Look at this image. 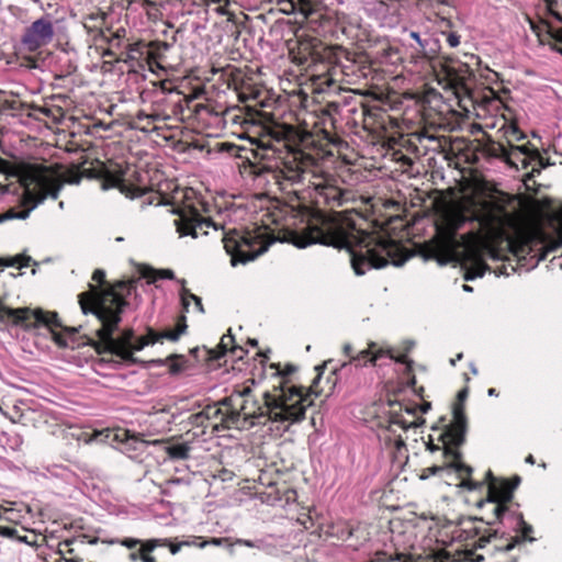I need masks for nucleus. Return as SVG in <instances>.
<instances>
[{
    "instance_id": "1",
    "label": "nucleus",
    "mask_w": 562,
    "mask_h": 562,
    "mask_svg": "<svg viewBox=\"0 0 562 562\" xmlns=\"http://www.w3.org/2000/svg\"><path fill=\"white\" fill-rule=\"evenodd\" d=\"M297 137L296 130L286 124H273L258 139L256 155L269 159L281 154L282 167L274 178L282 191L292 192L297 200H308L316 207H340L355 201L352 190L342 186V180L322 169L316 159L303 150H294L291 143Z\"/></svg>"
},
{
    "instance_id": "2",
    "label": "nucleus",
    "mask_w": 562,
    "mask_h": 562,
    "mask_svg": "<svg viewBox=\"0 0 562 562\" xmlns=\"http://www.w3.org/2000/svg\"><path fill=\"white\" fill-rule=\"evenodd\" d=\"M350 214L349 211L317 210L313 222L301 234H292V243L299 248L319 243L346 249L358 276H363L373 268H383L390 261L396 266L404 261L403 247L398 241L384 234L358 229Z\"/></svg>"
},
{
    "instance_id": "3",
    "label": "nucleus",
    "mask_w": 562,
    "mask_h": 562,
    "mask_svg": "<svg viewBox=\"0 0 562 562\" xmlns=\"http://www.w3.org/2000/svg\"><path fill=\"white\" fill-rule=\"evenodd\" d=\"M124 289H127L125 282H119L115 286L106 289L89 284V290L78 295V302L85 315L93 314L101 322L97 334L105 348L123 361L137 363L138 359L134 357V351H139L160 339L177 341L187 325L178 324L176 329L165 330L161 334L150 329L146 336L138 338L134 337L133 330H125L120 337H113L121 322L123 308L127 305L126 300L119 292Z\"/></svg>"
},
{
    "instance_id": "4",
    "label": "nucleus",
    "mask_w": 562,
    "mask_h": 562,
    "mask_svg": "<svg viewBox=\"0 0 562 562\" xmlns=\"http://www.w3.org/2000/svg\"><path fill=\"white\" fill-rule=\"evenodd\" d=\"M311 394L318 395L312 385L307 393H303V387L288 385L282 383L281 390L277 394L265 392L263 405L255 398H243L240 407L231 414H226L223 424L226 428L237 426L240 417L250 426L263 424L261 418H268L272 423L294 424L304 419L305 411L313 404Z\"/></svg>"
},
{
    "instance_id": "5",
    "label": "nucleus",
    "mask_w": 562,
    "mask_h": 562,
    "mask_svg": "<svg viewBox=\"0 0 562 562\" xmlns=\"http://www.w3.org/2000/svg\"><path fill=\"white\" fill-rule=\"evenodd\" d=\"M20 182L23 188L24 203L30 204L31 206L22 211L10 209L4 213H1L0 223L14 218H27L31 211L45 199H57L64 186V182L58 178L38 170H27L23 172L20 177Z\"/></svg>"
},
{
    "instance_id": "6",
    "label": "nucleus",
    "mask_w": 562,
    "mask_h": 562,
    "mask_svg": "<svg viewBox=\"0 0 562 562\" xmlns=\"http://www.w3.org/2000/svg\"><path fill=\"white\" fill-rule=\"evenodd\" d=\"M452 413L453 420L442 435L445 456L451 457L453 459L448 467L453 469L459 474V476L463 477L460 485L464 488L473 491L476 490L480 484L469 479L473 470L470 465L461 461V452L456 449L463 443L467 430V417L464 414L463 404L456 403L453 405Z\"/></svg>"
},
{
    "instance_id": "7",
    "label": "nucleus",
    "mask_w": 562,
    "mask_h": 562,
    "mask_svg": "<svg viewBox=\"0 0 562 562\" xmlns=\"http://www.w3.org/2000/svg\"><path fill=\"white\" fill-rule=\"evenodd\" d=\"M0 323L2 324H13L24 326L25 328L37 327V326H46L54 335V340L64 345L65 340L61 336L55 333L56 328L61 327L60 321L56 312H45L41 308L30 310L27 307L23 308H11L7 307L2 304L0 300Z\"/></svg>"
},
{
    "instance_id": "8",
    "label": "nucleus",
    "mask_w": 562,
    "mask_h": 562,
    "mask_svg": "<svg viewBox=\"0 0 562 562\" xmlns=\"http://www.w3.org/2000/svg\"><path fill=\"white\" fill-rule=\"evenodd\" d=\"M507 516L508 518L504 517V519L499 517L501 524L504 527L512 529L515 532V535H507L505 531L495 529L493 532L488 533V536L480 537V548H483L485 543L491 542L492 539H497L498 537L499 540H505V542L495 546V550L497 552H508L514 548L519 547L522 542H533L536 540L533 537L530 536L533 531L532 526L524 520L521 513L509 509Z\"/></svg>"
},
{
    "instance_id": "9",
    "label": "nucleus",
    "mask_w": 562,
    "mask_h": 562,
    "mask_svg": "<svg viewBox=\"0 0 562 562\" xmlns=\"http://www.w3.org/2000/svg\"><path fill=\"white\" fill-rule=\"evenodd\" d=\"M459 225L438 232V238L428 248L427 256L436 259L440 265L447 263L459 256L461 250L468 251L473 236L459 237Z\"/></svg>"
},
{
    "instance_id": "10",
    "label": "nucleus",
    "mask_w": 562,
    "mask_h": 562,
    "mask_svg": "<svg viewBox=\"0 0 562 562\" xmlns=\"http://www.w3.org/2000/svg\"><path fill=\"white\" fill-rule=\"evenodd\" d=\"M487 480V497L485 499L480 501L481 507L491 506L492 507V516L494 518L507 517V513H509L510 507L508 503L512 502L514 496V491L518 486L520 479L516 477L513 483L507 480H496L493 476L491 470L486 472Z\"/></svg>"
},
{
    "instance_id": "11",
    "label": "nucleus",
    "mask_w": 562,
    "mask_h": 562,
    "mask_svg": "<svg viewBox=\"0 0 562 562\" xmlns=\"http://www.w3.org/2000/svg\"><path fill=\"white\" fill-rule=\"evenodd\" d=\"M222 241L226 252L231 256L233 266L251 261L266 250V247L254 249L250 238L237 232L224 234Z\"/></svg>"
},
{
    "instance_id": "12",
    "label": "nucleus",
    "mask_w": 562,
    "mask_h": 562,
    "mask_svg": "<svg viewBox=\"0 0 562 562\" xmlns=\"http://www.w3.org/2000/svg\"><path fill=\"white\" fill-rule=\"evenodd\" d=\"M175 225L180 236H191L193 238L206 235L210 227L217 231V226L210 218H204L195 210L181 213L179 218L175 220Z\"/></svg>"
},
{
    "instance_id": "13",
    "label": "nucleus",
    "mask_w": 562,
    "mask_h": 562,
    "mask_svg": "<svg viewBox=\"0 0 562 562\" xmlns=\"http://www.w3.org/2000/svg\"><path fill=\"white\" fill-rule=\"evenodd\" d=\"M54 36V26L48 18H41L34 21L25 31L22 37V44L30 52H35L42 46L52 42Z\"/></svg>"
},
{
    "instance_id": "14",
    "label": "nucleus",
    "mask_w": 562,
    "mask_h": 562,
    "mask_svg": "<svg viewBox=\"0 0 562 562\" xmlns=\"http://www.w3.org/2000/svg\"><path fill=\"white\" fill-rule=\"evenodd\" d=\"M476 220L482 229L492 232L505 226L509 221V214L497 203H484Z\"/></svg>"
},
{
    "instance_id": "15",
    "label": "nucleus",
    "mask_w": 562,
    "mask_h": 562,
    "mask_svg": "<svg viewBox=\"0 0 562 562\" xmlns=\"http://www.w3.org/2000/svg\"><path fill=\"white\" fill-rule=\"evenodd\" d=\"M26 110H32V112H27V115L34 119L38 117L37 113L45 116H49L50 113V110L47 108L31 105L16 99L12 93L9 94L5 91H0V112H24Z\"/></svg>"
},
{
    "instance_id": "16",
    "label": "nucleus",
    "mask_w": 562,
    "mask_h": 562,
    "mask_svg": "<svg viewBox=\"0 0 562 562\" xmlns=\"http://www.w3.org/2000/svg\"><path fill=\"white\" fill-rule=\"evenodd\" d=\"M102 188H117L121 193L131 199L142 196L146 193V189L144 188L127 184L125 182L124 171L122 169L117 171L106 170L103 176Z\"/></svg>"
},
{
    "instance_id": "17",
    "label": "nucleus",
    "mask_w": 562,
    "mask_h": 562,
    "mask_svg": "<svg viewBox=\"0 0 562 562\" xmlns=\"http://www.w3.org/2000/svg\"><path fill=\"white\" fill-rule=\"evenodd\" d=\"M145 44L136 42L128 44L124 50H121L120 55L115 57V63L127 64L132 69L135 65L142 66L140 60L145 59Z\"/></svg>"
},
{
    "instance_id": "18",
    "label": "nucleus",
    "mask_w": 562,
    "mask_h": 562,
    "mask_svg": "<svg viewBox=\"0 0 562 562\" xmlns=\"http://www.w3.org/2000/svg\"><path fill=\"white\" fill-rule=\"evenodd\" d=\"M384 356V351L382 349H376V344L371 342L368 349L359 351L357 355L351 357V360L348 362H344L340 369H344L350 363H353L356 367H367L370 364H375L378 359Z\"/></svg>"
},
{
    "instance_id": "19",
    "label": "nucleus",
    "mask_w": 562,
    "mask_h": 562,
    "mask_svg": "<svg viewBox=\"0 0 562 562\" xmlns=\"http://www.w3.org/2000/svg\"><path fill=\"white\" fill-rule=\"evenodd\" d=\"M237 349L243 350L240 347H237L235 345V338L231 333V329L228 330V334L223 335L221 338L220 344L217 345L216 349H213L210 351L211 358L214 360H220L222 356H224L227 351H231L235 353Z\"/></svg>"
},
{
    "instance_id": "20",
    "label": "nucleus",
    "mask_w": 562,
    "mask_h": 562,
    "mask_svg": "<svg viewBox=\"0 0 562 562\" xmlns=\"http://www.w3.org/2000/svg\"><path fill=\"white\" fill-rule=\"evenodd\" d=\"M170 45L166 42H151L147 47L145 45L146 57L145 60L153 68V64H157V59L161 58L162 54L169 49Z\"/></svg>"
},
{
    "instance_id": "21",
    "label": "nucleus",
    "mask_w": 562,
    "mask_h": 562,
    "mask_svg": "<svg viewBox=\"0 0 562 562\" xmlns=\"http://www.w3.org/2000/svg\"><path fill=\"white\" fill-rule=\"evenodd\" d=\"M486 153L492 156V157H496V158H502L504 159L507 164H510V165H514L513 160H512V153H510V148H507L504 144L502 143H498V142H494L492 140L487 146H486Z\"/></svg>"
},
{
    "instance_id": "22",
    "label": "nucleus",
    "mask_w": 562,
    "mask_h": 562,
    "mask_svg": "<svg viewBox=\"0 0 562 562\" xmlns=\"http://www.w3.org/2000/svg\"><path fill=\"white\" fill-rule=\"evenodd\" d=\"M142 276L148 280V282H155L158 279H168L172 280L175 279V273L170 269H160L156 270L153 268H145L142 271Z\"/></svg>"
},
{
    "instance_id": "23",
    "label": "nucleus",
    "mask_w": 562,
    "mask_h": 562,
    "mask_svg": "<svg viewBox=\"0 0 562 562\" xmlns=\"http://www.w3.org/2000/svg\"><path fill=\"white\" fill-rule=\"evenodd\" d=\"M190 447L188 443H176L166 447V453L171 459L186 460L189 458Z\"/></svg>"
},
{
    "instance_id": "24",
    "label": "nucleus",
    "mask_w": 562,
    "mask_h": 562,
    "mask_svg": "<svg viewBox=\"0 0 562 562\" xmlns=\"http://www.w3.org/2000/svg\"><path fill=\"white\" fill-rule=\"evenodd\" d=\"M510 153L512 158H518L519 155H522L524 157L520 159L522 168H528V166L531 164V155L532 149L529 148L528 145H512L510 146Z\"/></svg>"
},
{
    "instance_id": "25",
    "label": "nucleus",
    "mask_w": 562,
    "mask_h": 562,
    "mask_svg": "<svg viewBox=\"0 0 562 562\" xmlns=\"http://www.w3.org/2000/svg\"><path fill=\"white\" fill-rule=\"evenodd\" d=\"M535 161L536 165L532 167L531 171L528 173V179L533 178L536 175H539L542 169L550 165L549 160L543 158L537 148L532 149L531 162Z\"/></svg>"
},
{
    "instance_id": "26",
    "label": "nucleus",
    "mask_w": 562,
    "mask_h": 562,
    "mask_svg": "<svg viewBox=\"0 0 562 562\" xmlns=\"http://www.w3.org/2000/svg\"><path fill=\"white\" fill-rule=\"evenodd\" d=\"M180 296H181V301H182V305L184 307L186 311H188V307H189V304H190V301H193L194 304H195V307L196 310L200 312V313H204V307H203V304H202V300L201 297H199L198 295L191 293L188 289H186L184 286L182 288L181 292H180Z\"/></svg>"
},
{
    "instance_id": "27",
    "label": "nucleus",
    "mask_w": 562,
    "mask_h": 562,
    "mask_svg": "<svg viewBox=\"0 0 562 562\" xmlns=\"http://www.w3.org/2000/svg\"><path fill=\"white\" fill-rule=\"evenodd\" d=\"M30 261H31L30 257L19 255V256L11 257V258H1L0 266L23 268V267H27Z\"/></svg>"
},
{
    "instance_id": "28",
    "label": "nucleus",
    "mask_w": 562,
    "mask_h": 562,
    "mask_svg": "<svg viewBox=\"0 0 562 562\" xmlns=\"http://www.w3.org/2000/svg\"><path fill=\"white\" fill-rule=\"evenodd\" d=\"M447 75L449 77L450 83L457 89V90H463L468 91V87L465 83V76L458 75L453 69H448Z\"/></svg>"
},
{
    "instance_id": "29",
    "label": "nucleus",
    "mask_w": 562,
    "mask_h": 562,
    "mask_svg": "<svg viewBox=\"0 0 562 562\" xmlns=\"http://www.w3.org/2000/svg\"><path fill=\"white\" fill-rule=\"evenodd\" d=\"M125 36V30L120 29L115 33L111 34L106 41L110 48H113L117 52L122 47L123 37Z\"/></svg>"
},
{
    "instance_id": "30",
    "label": "nucleus",
    "mask_w": 562,
    "mask_h": 562,
    "mask_svg": "<svg viewBox=\"0 0 562 562\" xmlns=\"http://www.w3.org/2000/svg\"><path fill=\"white\" fill-rule=\"evenodd\" d=\"M114 439L122 441V442H128V441L138 442L137 436L135 434H132L127 429H119L114 434ZM139 442H142V441L139 440Z\"/></svg>"
},
{
    "instance_id": "31",
    "label": "nucleus",
    "mask_w": 562,
    "mask_h": 562,
    "mask_svg": "<svg viewBox=\"0 0 562 562\" xmlns=\"http://www.w3.org/2000/svg\"><path fill=\"white\" fill-rule=\"evenodd\" d=\"M201 2H204L209 4L210 2L218 3V5L215 8V11L222 15H228V20H232L233 14L227 10L228 0H200Z\"/></svg>"
},
{
    "instance_id": "32",
    "label": "nucleus",
    "mask_w": 562,
    "mask_h": 562,
    "mask_svg": "<svg viewBox=\"0 0 562 562\" xmlns=\"http://www.w3.org/2000/svg\"><path fill=\"white\" fill-rule=\"evenodd\" d=\"M207 420L216 419L218 417H222V420L225 418L226 414L223 413V411L217 407L216 405H207L203 409Z\"/></svg>"
},
{
    "instance_id": "33",
    "label": "nucleus",
    "mask_w": 562,
    "mask_h": 562,
    "mask_svg": "<svg viewBox=\"0 0 562 562\" xmlns=\"http://www.w3.org/2000/svg\"><path fill=\"white\" fill-rule=\"evenodd\" d=\"M206 422H207V418H206L203 409L199 413L190 415V417H189L190 425L195 426V427H205Z\"/></svg>"
},
{
    "instance_id": "34",
    "label": "nucleus",
    "mask_w": 562,
    "mask_h": 562,
    "mask_svg": "<svg viewBox=\"0 0 562 562\" xmlns=\"http://www.w3.org/2000/svg\"><path fill=\"white\" fill-rule=\"evenodd\" d=\"M477 507L481 510H483V517L481 519L484 520L487 525H494L497 521L501 522V518H494L492 516V507L491 506L481 507L480 502H479Z\"/></svg>"
},
{
    "instance_id": "35",
    "label": "nucleus",
    "mask_w": 562,
    "mask_h": 562,
    "mask_svg": "<svg viewBox=\"0 0 562 562\" xmlns=\"http://www.w3.org/2000/svg\"><path fill=\"white\" fill-rule=\"evenodd\" d=\"M178 358H179L178 356L172 355V356L168 357L165 361H162V360H157V361L151 360L150 362H153V363L155 362V363H158V364H164L165 362L170 361L171 362L170 363V372L176 374V373H178V372H180L182 370L181 364H179L178 362L175 361Z\"/></svg>"
},
{
    "instance_id": "36",
    "label": "nucleus",
    "mask_w": 562,
    "mask_h": 562,
    "mask_svg": "<svg viewBox=\"0 0 562 562\" xmlns=\"http://www.w3.org/2000/svg\"><path fill=\"white\" fill-rule=\"evenodd\" d=\"M391 424L397 425L403 429H408L411 427H416L418 424L416 422H406L402 416L394 415L391 417Z\"/></svg>"
},
{
    "instance_id": "37",
    "label": "nucleus",
    "mask_w": 562,
    "mask_h": 562,
    "mask_svg": "<svg viewBox=\"0 0 562 562\" xmlns=\"http://www.w3.org/2000/svg\"><path fill=\"white\" fill-rule=\"evenodd\" d=\"M241 400H243V398L240 397V395L235 394V393L233 392L229 396H227V397L223 398V400L220 402V404H221V405H223V406H225V407H227V413H228L229 411H232V408H233L234 404H235L236 402L241 401Z\"/></svg>"
},
{
    "instance_id": "38",
    "label": "nucleus",
    "mask_w": 562,
    "mask_h": 562,
    "mask_svg": "<svg viewBox=\"0 0 562 562\" xmlns=\"http://www.w3.org/2000/svg\"><path fill=\"white\" fill-rule=\"evenodd\" d=\"M201 538L200 537H190V539L188 540H183L181 541V544L182 547H199V548H204L209 544L207 541H200Z\"/></svg>"
},
{
    "instance_id": "39",
    "label": "nucleus",
    "mask_w": 562,
    "mask_h": 562,
    "mask_svg": "<svg viewBox=\"0 0 562 562\" xmlns=\"http://www.w3.org/2000/svg\"><path fill=\"white\" fill-rule=\"evenodd\" d=\"M447 43L452 48L457 47L460 44V36L457 33L451 32L447 35Z\"/></svg>"
},
{
    "instance_id": "40",
    "label": "nucleus",
    "mask_w": 562,
    "mask_h": 562,
    "mask_svg": "<svg viewBox=\"0 0 562 562\" xmlns=\"http://www.w3.org/2000/svg\"><path fill=\"white\" fill-rule=\"evenodd\" d=\"M234 393L240 395L241 398H254L252 390L249 386H244L241 390H235Z\"/></svg>"
},
{
    "instance_id": "41",
    "label": "nucleus",
    "mask_w": 562,
    "mask_h": 562,
    "mask_svg": "<svg viewBox=\"0 0 562 562\" xmlns=\"http://www.w3.org/2000/svg\"><path fill=\"white\" fill-rule=\"evenodd\" d=\"M300 12L304 14L305 18H310L314 13V10L308 2H301Z\"/></svg>"
},
{
    "instance_id": "42",
    "label": "nucleus",
    "mask_w": 562,
    "mask_h": 562,
    "mask_svg": "<svg viewBox=\"0 0 562 562\" xmlns=\"http://www.w3.org/2000/svg\"><path fill=\"white\" fill-rule=\"evenodd\" d=\"M92 280L99 284L105 283V272L101 269H97L92 274Z\"/></svg>"
},
{
    "instance_id": "43",
    "label": "nucleus",
    "mask_w": 562,
    "mask_h": 562,
    "mask_svg": "<svg viewBox=\"0 0 562 562\" xmlns=\"http://www.w3.org/2000/svg\"><path fill=\"white\" fill-rule=\"evenodd\" d=\"M139 543H140V540L134 539V538H125L124 540L121 541V544L128 549H134Z\"/></svg>"
},
{
    "instance_id": "44",
    "label": "nucleus",
    "mask_w": 562,
    "mask_h": 562,
    "mask_svg": "<svg viewBox=\"0 0 562 562\" xmlns=\"http://www.w3.org/2000/svg\"><path fill=\"white\" fill-rule=\"evenodd\" d=\"M156 549L155 543L153 540H147L144 543H142L140 553H149Z\"/></svg>"
},
{
    "instance_id": "45",
    "label": "nucleus",
    "mask_w": 562,
    "mask_h": 562,
    "mask_svg": "<svg viewBox=\"0 0 562 562\" xmlns=\"http://www.w3.org/2000/svg\"><path fill=\"white\" fill-rule=\"evenodd\" d=\"M167 547L169 548L171 554H177L181 550L182 544L181 541L175 543L171 540H169V544H167Z\"/></svg>"
},
{
    "instance_id": "46",
    "label": "nucleus",
    "mask_w": 562,
    "mask_h": 562,
    "mask_svg": "<svg viewBox=\"0 0 562 562\" xmlns=\"http://www.w3.org/2000/svg\"><path fill=\"white\" fill-rule=\"evenodd\" d=\"M120 55V53L115 52L113 48H106L105 50H103L102 53V56L103 57H110L113 59V61L115 63V57H117Z\"/></svg>"
},
{
    "instance_id": "47",
    "label": "nucleus",
    "mask_w": 562,
    "mask_h": 562,
    "mask_svg": "<svg viewBox=\"0 0 562 562\" xmlns=\"http://www.w3.org/2000/svg\"><path fill=\"white\" fill-rule=\"evenodd\" d=\"M485 268H486V266L484 263L479 262V271L473 273L472 276L467 274L465 279H473L474 277H482Z\"/></svg>"
},
{
    "instance_id": "48",
    "label": "nucleus",
    "mask_w": 562,
    "mask_h": 562,
    "mask_svg": "<svg viewBox=\"0 0 562 562\" xmlns=\"http://www.w3.org/2000/svg\"><path fill=\"white\" fill-rule=\"evenodd\" d=\"M153 542L155 543V547H167V544H169V540L168 538H161V539H151Z\"/></svg>"
},
{
    "instance_id": "49",
    "label": "nucleus",
    "mask_w": 562,
    "mask_h": 562,
    "mask_svg": "<svg viewBox=\"0 0 562 562\" xmlns=\"http://www.w3.org/2000/svg\"><path fill=\"white\" fill-rule=\"evenodd\" d=\"M342 350H344L345 356L349 357V360H351V357L355 356L352 353L353 349L350 344H345Z\"/></svg>"
},
{
    "instance_id": "50",
    "label": "nucleus",
    "mask_w": 562,
    "mask_h": 562,
    "mask_svg": "<svg viewBox=\"0 0 562 562\" xmlns=\"http://www.w3.org/2000/svg\"><path fill=\"white\" fill-rule=\"evenodd\" d=\"M136 119L139 122L145 121L148 124L149 114L145 113L144 111H138L136 114Z\"/></svg>"
},
{
    "instance_id": "51",
    "label": "nucleus",
    "mask_w": 562,
    "mask_h": 562,
    "mask_svg": "<svg viewBox=\"0 0 562 562\" xmlns=\"http://www.w3.org/2000/svg\"><path fill=\"white\" fill-rule=\"evenodd\" d=\"M139 560L142 562H156L155 558L149 555L148 553H140Z\"/></svg>"
},
{
    "instance_id": "52",
    "label": "nucleus",
    "mask_w": 562,
    "mask_h": 562,
    "mask_svg": "<svg viewBox=\"0 0 562 562\" xmlns=\"http://www.w3.org/2000/svg\"><path fill=\"white\" fill-rule=\"evenodd\" d=\"M467 396H468V390L467 389L461 390L458 393V403L463 404V401L467 398Z\"/></svg>"
},
{
    "instance_id": "53",
    "label": "nucleus",
    "mask_w": 562,
    "mask_h": 562,
    "mask_svg": "<svg viewBox=\"0 0 562 562\" xmlns=\"http://www.w3.org/2000/svg\"><path fill=\"white\" fill-rule=\"evenodd\" d=\"M294 371H295V367L289 364V366H286L285 370L281 374H282V376H288V375L292 374Z\"/></svg>"
},
{
    "instance_id": "54",
    "label": "nucleus",
    "mask_w": 562,
    "mask_h": 562,
    "mask_svg": "<svg viewBox=\"0 0 562 562\" xmlns=\"http://www.w3.org/2000/svg\"><path fill=\"white\" fill-rule=\"evenodd\" d=\"M512 133L516 135V140H521L525 138V135L521 132H519L517 127H513Z\"/></svg>"
},
{
    "instance_id": "55",
    "label": "nucleus",
    "mask_w": 562,
    "mask_h": 562,
    "mask_svg": "<svg viewBox=\"0 0 562 562\" xmlns=\"http://www.w3.org/2000/svg\"><path fill=\"white\" fill-rule=\"evenodd\" d=\"M159 120H160V115L158 113L149 114L148 126Z\"/></svg>"
},
{
    "instance_id": "56",
    "label": "nucleus",
    "mask_w": 562,
    "mask_h": 562,
    "mask_svg": "<svg viewBox=\"0 0 562 562\" xmlns=\"http://www.w3.org/2000/svg\"><path fill=\"white\" fill-rule=\"evenodd\" d=\"M411 37L414 38L422 47H424L422 38L417 32H412Z\"/></svg>"
},
{
    "instance_id": "57",
    "label": "nucleus",
    "mask_w": 562,
    "mask_h": 562,
    "mask_svg": "<svg viewBox=\"0 0 562 562\" xmlns=\"http://www.w3.org/2000/svg\"><path fill=\"white\" fill-rule=\"evenodd\" d=\"M139 557H140V551L139 552H132L130 554V560L135 562V561H137L139 559Z\"/></svg>"
},
{
    "instance_id": "58",
    "label": "nucleus",
    "mask_w": 562,
    "mask_h": 562,
    "mask_svg": "<svg viewBox=\"0 0 562 562\" xmlns=\"http://www.w3.org/2000/svg\"><path fill=\"white\" fill-rule=\"evenodd\" d=\"M15 530L12 528H3V530L1 531V533L5 536H12Z\"/></svg>"
},
{
    "instance_id": "59",
    "label": "nucleus",
    "mask_w": 562,
    "mask_h": 562,
    "mask_svg": "<svg viewBox=\"0 0 562 562\" xmlns=\"http://www.w3.org/2000/svg\"><path fill=\"white\" fill-rule=\"evenodd\" d=\"M207 542H209V544L220 546L222 543V539L221 538H212Z\"/></svg>"
},
{
    "instance_id": "60",
    "label": "nucleus",
    "mask_w": 562,
    "mask_h": 562,
    "mask_svg": "<svg viewBox=\"0 0 562 562\" xmlns=\"http://www.w3.org/2000/svg\"><path fill=\"white\" fill-rule=\"evenodd\" d=\"M429 408H430V403H428V402L424 403V404L420 406V411H422L423 413H427Z\"/></svg>"
},
{
    "instance_id": "61",
    "label": "nucleus",
    "mask_w": 562,
    "mask_h": 562,
    "mask_svg": "<svg viewBox=\"0 0 562 562\" xmlns=\"http://www.w3.org/2000/svg\"><path fill=\"white\" fill-rule=\"evenodd\" d=\"M395 360L401 363H406L407 358L405 355H401L400 357L395 358Z\"/></svg>"
},
{
    "instance_id": "62",
    "label": "nucleus",
    "mask_w": 562,
    "mask_h": 562,
    "mask_svg": "<svg viewBox=\"0 0 562 562\" xmlns=\"http://www.w3.org/2000/svg\"><path fill=\"white\" fill-rule=\"evenodd\" d=\"M443 468L442 467H432L429 469V471L432 473V474H437L438 472H440Z\"/></svg>"
},
{
    "instance_id": "63",
    "label": "nucleus",
    "mask_w": 562,
    "mask_h": 562,
    "mask_svg": "<svg viewBox=\"0 0 562 562\" xmlns=\"http://www.w3.org/2000/svg\"><path fill=\"white\" fill-rule=\"evenodd\" d=\"M462 357H463V353H462V352L458 353L456 359H451V360H450V363H451L452 366H454V364H456V361H457V360H461V359H462Z\"/></svg>"
},
{
    "instance_id": "64",
    "label": "nucleus",
    "mask_w": 562,
    "mask_h": 562,
    "mask_svg": "<svg viewBox=\"0 0 562 562\" xmlns=\"http://www.w3.org/2000/svg\"><path fill=\"white\" fill-rule=\"evenodd\" d=\"M558 246H562V227H561V229L559 231V241H558V244H557V246H555V247H558Z\"/></svg>"
}]
</instances>
